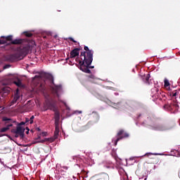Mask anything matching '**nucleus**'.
<instances>
[{"instance_id":"nucleus-43","label":"nucleus","mask_w":180,"mask_h":180,"mask_svg":"<svg viewBox=\"0 0 180 180\" xmlns=\"http://www.w3.org/2000/svg\"><path fill=\"white\" fill-rule=\"evenodd\" d=\"M38 139H40V136H38Z\"/></svg>"},{"instance_id":"nucleus-44","label":"nucleus","mask_w":180,"mask_h":180,"mask_svg":"<svg viewBox=\"0 0 180 180\" xmlns=\"http://www.w3.org/2000/svg\"><path fill=\"white\" fill-rule=\"evenodd\" d=\"M77 44H79V42H78Z\"/></svg>"},{"instance_id":"nucleus-38","label":"nucleus","mask_w":180,"mask_h":180,"mask_svg":"<svg viewBox=\"0 0 180 180\" xmlns=\"http://www.w3.org/2000/svg\"><path fill=\"white\" fill-rule=\"evenodd\" d=\"M145 155H151V153L146 154Z\"/></svg>"},{"instance_id":"nucleus-4","label":"nucleus","mask_w":180,"mask_h":180,"mask_svg":"<svg viewBox=\"0 0 180 180\" xmlns=\"http://www.w3.org/2000/svg\"><path fill=\"white\" fill-rule=\"evenodd\" d=\"M45 110L56 111L57 109V102L53 99H46L44 103Z\"/></svg>"},{"instance_id":"nucleus-14","label":"nucleus","mask_w":180,"mask_h":180,"mask_svg":"<svg viewBox=\"0 0 180 180\" xmlns=\"http://www.w3.org/2000/svg\"><path fill=\"white\" fill-rule=\"evenodd\" d=\"M151 76H150V74H148L146 76H144L143 78V82H145V84H148V85H150V78Z\"/></svg>"},{"instance_id":"nucleus-32","label":"nucleus","mask_w":180,"mask_h":180,"mask_svg":"<svg viewBox=\"0 0 180 180\" xmlns=\"http://www.w3.org/2000/svg\"><path fill=\"white\" fill-rule=\"evenodd\" d=\"M36 78H40V76L35 75V76L33 77V79H36Z\"/></svg>"},{"instance_id":"nucleus-41","label":"nucleus","mask_w":180,"mask_h":180,"mask_svg":"<svg viewBox=\"0 0 180 180\" xmlns=\"http://www.w3.org/2000/svg\"><path fill=\"white\" fill-rule=\"evenodd\" d=\"M91 123V122H89L87 124H89Z\"/></svg>"},{"instance_id":"nucleus-19","label":"nucleus","mask_w":180,"mask_h":180,"mask_svg":"<svg viewBox=\"0 0 180 180\" xmlns=\"http://www.w3.org/2000/svg\"><path fill=\"white\" fill-rule=\"evenodd\" d=\"M165 87L167 88V86H169L170 84H169V81H168V79H165Z\"/></svg>"},{"instance_id":"nucleus-23","label":"nucleus","mask_w":180,"mask_h":180,"mask_svg":"<svg viewBox=\"0 0 180 180\" xmlns=\"http://www.w3.org/2000/svg\"><path fill=\"white\" fill-rule=\"evenodd\" d=\"M68 40H70V41H72L73 43H77V41L72 39V37H69Z\"/></svg>"},{"instance_id":"nucleus-6","label":"nucleus","mask_w":180,"mask_h":180,"mask_svg":"<svg viewBox=\"0 0 180 180\" xmlns=\"http://www.w3.org/2000/svg\"><path fill=\"white\" fill-rule=\"evenodd\" d=\"M129 137V134L124 133V130L120 129L117 134V139L115 141V146H117V142L120 141L122 139Z\"/></svg>"},{"instance_id":"nucleus-10","label":"nucleus","mask_w":180,"mask_h":180,"mask_svg":"<svg viewBox=\"0 0 180 180\" xmlns=\"http://www.w3.org/2000/svg\"><path fill=\"white\" fill-rule=\"evenodd\" d=\"M20 95H19V91H16V93L14 94V97L11 102L10 103V105L12 106V105H15L16 102H18V100L20 99Z\"/></svg>"},{"instance_id":"nucleus-22","label":"nucleus","mask_w":180,"mask_h":180,"mask_svg":"<svg viewBox=\"0 0 180 180\" xmlns=\"http://www.w3.org/2000/svg\"><path fill=\"white\" fill-rule=\"evenodd\" d=\"M164 108H167V109H172L171 105L169 104H165Z\"/></svg>"},{"instance_id":"nucleus-17","label":"nucleus","mask_w":180,"mask_h":180,"mask_svg":"<svg viewBox=\"0 0 180 180\" xmlns=\"http://www.w3.org/2000/svg\"><path fill=\"white\" fill-rule=\"evenodd\" d=\"M152 160L151 164H158V162H160V158H152Z\"/></svg>"},{"instance_id":"nucleus-18","label":"nucleus","mask_w":180,"mask_h":180,"mask_svg":"<svg viewBox=\"0 0 180 180\" xmlns=\"http://www.w3.org/2000/svg\"><path fill=\"white\" fill-rule=\"evenodd\" d=\"M23 34H25V36H26V37H32V36H33V34H32L31 32H24Z\"/></svg>"},{"instance_id":"nucleus-25","label":"nucleus","mask_w":180,"mask_h":180,"mask_svg":"<svg viewBox=\"0 0 180 180\" xmlns=\"http://www.w3.org/2000/svg\"><path fill=\"white\" fill-rule=\"evenodd\" d=\"M11 67V65H6L4 66V70H6V68H9Z\"/></svg>"},{"instance_id":"nucleus-31","label":"nucleus","mask_w":180,"mask_h":180,"mask_svg":"<svg viewBox=\"0 0 180 180\" xmlns=\"http://www.w3.org/2000/svg\"><path fill=\"white\" fill-rule=\"evenodd\" d=\"M90 65H89L88 66V70H89V68H91V69H92V68H95V67L94 66H90Z\"/></svg>"},{"instance_id":"nucleus-27","label":"nucleus","mask_w":180,"mask_h":180,"mask_svg":"<svg viewBox=\"0 0 180 180\" xmlns=\"http://www.w3.org/2000/svg\"><path fill=\"white\" fill-rule=\"evenodd\" d=\"M8 120H10L8 122H7V124H12V123H13V121H12V120L11 119H9L8 118Z\"/></svg>"},{"instance_id":"nucleus-42","label":"nucleus","mask_w":180,"mask_h":180,"mask_svg":"<svg viewBox=\"0 0 180 180\" xmlns=\"http://www.w3.org/2000/svg\"><path fill=\"white\" fill-rule=\"evenodd\" d=\"M141 116V115H139V117Z\"/></svg>"},{"instance_id":"nucleus-15","label":"nucleus","mask_w":180,"mask_h":180,"mask_svg":"<svg viewBox=\"0 0 180 180\" xmlns=\"http://www.w3.org/2000/svg\"><path fill=\"white\" fill-rule=\"evenodd\" d=\"M15 85L18 86L19 88L23 87V84H22V81L20 79H18L17 80L14 81Z\"/></svg>"},{"instance_id":"nucleus-2","label":"nucleus","mask_w":180,"mask_h":180,"mask_svg":"<svg viewBox=\"0 0 180 180\" xmlns=\"http://www.w3.org/2000/svg\"><path fill=\"white\" fill-rule=\"evenodd\" d=\"M21 39L24 40V41L20 44H24V46H21L20 47L18 48L16 53L5 56L4 57V61H8V63H15V61L20 60V57H23V56H27V54H29V51H30L31 49H33V46L30 45V43L27 41V39Z\"/></svg>"},{"instance_id":"nucleus-8","label":"nucleus","mask_w":180,"mask_h":180,"mask_svg":"<svg viewBox=\"0 0 180 180\" xmlns=\"http://www.w3.org/2000/svg\"><path fill=\"white\" fill-rule=\"evenodd\" d=\"M10 121H11V120H9V118H8V117L3 118V122H5L6 127L1 128L0 129V133H6V131H8V130H9V127H12V126H13V124L11 123L10 124H8V122Z\"/></svg>"},{"instance_id":"nucleus-16","label":"nucleus","mask_w":180,"mask_h":180,"mask_svg":"<svg viewBox=\"0 0 180 180\" xmlns=\"http://www.w3.org/2000/svg\"><path fill=\"white\" fill-rule=\"evenodd\" d=\"M46 141H50V143H53V141H54V139H53V138L45 139L44 140L38 141V143H44Z\"/></svg>"},{"instance_id":"nucleus-24","label":"nucleus","mask_w":180,"mask_h":180,"mask_svg":"<svg viewBox=\"0 0 180 180\" xmlns=\"http://www.w3.org/2000/svg\"><path fill=\"white\" fill-rule=\"evenodd\" d=\"M25 124H26V122H21L20 123H19V124H18V126L22 127V126L25 125Z\"/></svg>"},{"instance_id":"nucleus-40","label":"nucleus","mask_w":180,"mask_h":180,"mask_svg":"<svg viewBox=\"0 0 180 180\" xmlns=\"http://www.w3.org/2000/svg\"><path fill=\"white\" fill-rule=\"evenodd\" d=\"M174 106H176V108L178 107V104H175Z\"/></svg>"},{"instance_id":"nucleus-39","label":"nucleus","mask_w":180,"mask_h":180,"mask_svg":"<svg viewBox=\"0 0 180 180\" xmlns=\"http://www.w3.org/2000/svg\"><path fill=\"white\" fill-rule=\"evenodd\" d=\"M26 134H29V131H26Z\"/></svg>"},{"instance_id":"nucleus-30","label":"nucleus","mask_w":180,"mask_h":180,"mask_svg":"<svg viewBox=\"0 0 180 180\" xmlns=\"http://www.w3.org/2000/svg\"><path fill=\"white\" fill-rule=\"evenodd\" d=\"M29 122H30V119L26 118L25 119V123H29Z\"/></svg>"},{"instance_id":"nucleus-3","label":"nucleus","mask_w":180,"mask_h":180,"mask_svg":"<svg viewBox=\"0 0 180 180\" xmlns=\"http://www.w3.org/2000/svg\"><path fill=\"white\" fill-rule=\"evenodd\" d=\"M13 36L12 35H8L7 37L1 36L0 38V45L6 44V46H11V44H22V43L25 41V39H17L13 40Z\"/></svg>"},{"instance_id":"nucleus-13","label":"nucleus","mask_w":180,"mask_h":180,"mask_svg":"<svg viewBox=\"0 0 180 180\" xmlns=\"http://www.w3.org/2000/svg\"><path fill=\"white\" fill-rule=\"evenodd\" d=\"M53 112H55V124H58V122H60V112H58L57 108Z\"/></svg>"},{"instance_id":"nucleus-20","label":"nucleus","mask_w":180,"mask_h":180,"mask_svg":"<svg viewBox=\"0 0 180 180\" xmlns=\"http://www.w3.org/2000/svg\"><path fill=\"white\" fill-rule=\"evenodd\" d=\"M34 119V116L32 115L30 118V124H33V120Z\"/></svg>"},{"instance_id":"nucleus-9","label":"nucleus","mask_w":180,"mask_h":180,"mask_svg":"<svg viewBox=\"0 0 180 180\" xmlns=\"http://www.w3.org/2000/svg\"><path fill=\"white\" fill-rule=\"evenodd\" d=\"M81 48H75L70 51V58H75L79 56V51H81Z\"/></svg>"},{"instance_id":"nucleus-33","label":"nucleus","mask_w":180,"mask_h":180,"mask_svg":"<svg viewBox=\"0 0 180 180\" xmlns=\"http://www.w3.org/2000/svg\"><path fill=\"white\" fill-rule=\"evenodd\" d=\"M155 91L158 94L160 92V90H158V89H155Z\"/></svg>"},{"instance_id":"nucleus-21","label":"nucleus","mask_w":180,"mask_h":180,"mask_svg":"<svg viewBox=\"0 0 180 180\" xmlns=\"http://www.w3.org/2000/svg\"><path fill=\"white\" fill-rule=\"evenodd\" d=\"M88 78H91V79H96V77H95L94 75H89Z\"/></svg>"},{"instance_id":"nucleus-5","label":"nucleus","mask_w":180,"mask_h":180,"mask_svg":"<svg viewBox=\"0 0 180 180\" xmlns=\"http://www.w3.org/2000/svg\"><path fill=\"white\" fill-rule=\"evenodd\" d=\"M49 79H51L53 86L52 87V91L54 94H56V96L58 98H60V94H58V92H61L63 91V86L61 85H56L54 84V78L53 77L52 75H49Z\"/></svg>"},{"instance_id":"nucleus-26","label":"nucleus","mask_w":180,"mask_h":180,"mask_svg":"<svg viewBox=\"0 0 180 180\" xmlns=\"http://www.w3.org/2000/svg\"><path fill=\"white\" fill-rule=\"evenodd\" d=\"M41 136H43V137H46V136H47V132H42Z\"/></svg>"},{"instance_id":"nucleus-29","label":"nucleus","mask_w":180,"mask_h":180,"mask_svg":"<svg viewBox=\"0 0 180 180\" xmlns=\"http://www.w3.org/2000/svg\"><path fill=\"white\" fill-rule=\"evenodd\" d=\"M2 91L4 93V94H8V92L6 91V88H4L2 89Z\"/></svg>"},{"instance_id":"nucleus-35","label":"nucleus","mask_w":180,"mask_h":180,"mask_svg":"<svg viewBox=\"0 0 180 180\" xmlns=\"http://www.w3.org/2000/svg\"><path fill=\"white\" fill-rule=\"evenodd\" d=\"M37 130L38 131H41V129H40V128H37Z\"/></svg>"},{"instance_id":"nucleus-37","label":"nucleus","mask_w":180,"mask_h":180,"mask_svg":"<svg viewBox=\"0 0 180 180\" xmlns=\"http://www.w3.org/2000/svg\"><path fill=\"white\" fill-rule=\"evenodd\" d=\"M26 130H27L28 131H30V129H29V127H26Z\"/></svg>"},{"instance_id":"nucleus-28","label":"nucleus","mask_w":180,"mask_h":180,"mask_svg":"<svg viewBox=\"0 0 180 180\" xmlns=\"http://www.w3.org/2000/svg\"><path fill=\"white\" fill-rule=\"evenodd\" d=\"M96 121L98 122L99 120V115L98 114H96Z\"/></svg>"},{"instance_id":"nucleus-12","label":"nucleus","mask_w":180,"mask_h":180,"mask_svg":"<svg viewBox=\"0 0 180 180\" xmlns=\"http://www.w3.org/2000/svg\"><path fill=\"white\" fill-rule=\"evenodd\" d=\"M153 130H158L159 131H164L167 130V127L164 125H157L156 127H153Z\"/></svg>"},{"instance_id":"nucleus-36","label":"nucleus","mask_w":180,"mask_h":180,"mask_svg":"<svg viewBox=\"0 0 180 180\" xmlns=\"http://www.w3.org/2000/svg\"><path fill=\"white\" fill-rule=\"evenodd\" d=\"M31 43H32V44H35L34 41H32Z\"/></svg>"},{"instance_id":"nucleus-1","label":"nucleus","mask_w":180,"mask_h":180,"mask_svg":"<svg viewBox=\"0 0 180 180\" xmlns=\"http://www.w3.org/2000/svg\"><path fill=\"white\" fill-rule=\"evenodd\" d=\"M85 51L81 52L79 58H76V61L79 63V70L86 74H91V70H88V67L92 64L94 61V51L84 46Z\"/></svg>"},{"instance_id":"nucleus-7","label":"nucleus","mask_w":180,"mask_h":180,"mask_svg":"<svg viewBox=\"0 0 180 180\" xmlns=\"http://www.w3.org/2000/svg\"><path fill=\"white\" fill-rule=\"evenodd\" d=\"M11 133L15 134V137H19L18 134L23 136L25 134V128L18 125L16 129H11Z\"/></svg>"},{"instance_id":"nucleus-11","label":"nucleus","mask_w":180,"mask_h":180,"mask_svg":"<svg viewBox=\"0 0 180 180\" xmlns=\"http://www.w3.org/2000/svg\"><path fill=\"white\" fill-rule=\"evenodd\" d=\"M56 128L54 131V135H53V141L58 138V134L60 133V127L58 126V124H55Z\"/></svg>"},{"instance_id":"nucleus-34","label":"nucleus","mask_w":180,"mask_h":180,"mask_svg":"<svg viewBox=\"0 0 180 180\" xmlns=\"http://www.w3.org/2000/svg\"><path fill=\"white\" fill-rule=\"evenodd\" d=\"M176 95V92L173 93L172 96H175Z\"/></svg>"}]
</instances>
